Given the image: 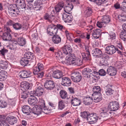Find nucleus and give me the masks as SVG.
Wrapping results in <instances>:
<instances>
[{
  "mask_svg": "<svg viewBox=\"0 0 126 126\" xmlns=\"http://www.w3.org/2000/svg\"><path fill=\"white\" fill-rule=\"evenodd\" d=\"M34 54L30 52H26L24 54V57L22 58L20 61L21 64L23 66H26L29 62L34 57Z\"/></svg>",
  "mask_w": 126,
  "mask_h": 126,
  "instance_id": "obj_1",
  "label": "nucleus"
},
{
  "mask_svg": "<svg viewBox=\"0 0 126 126\" xmlns=\"http://www.w3.org/2000/svg\"><path fill=\"white\" fill-rule=\"evenodd\" d=\"M75 56L74 54H71L67 57L66 59L69 62L70 65L73 64L74 65L79 66L82 64V61L81 59L79 58H74Z\"/></svg>",
  "mask_w": 126,
  "mask_h": 126,
  "instance_id": "obj_2",
  "label": "nucleus"
},
{
  "mask_svg": "<svg viewBox=\"0 0 126 126\" xmlns=\"http://www.w3.org/2000/svg\"><path fill=\"white\" fill-rule=\"evenodd\" d=\"M8 13L11 16H15L19 15V10L16 4H13L10 5L8 7Z\"/></svg>",
  "mask_w": 126,
  "mask_h": 126,
  "instance_id": "obj_3",
  "label": "nucleus"
},
{
  "mask_svg": "<svg viewBox=\"0 0 126 126\" xmlns=\"http://www.w3.org/2000/svg\"><path fill=\"white\" fill-rule=\"evenodd\" d=\"M67 100L65 101L66 103H71L72 105L73 106H77L80 104L81 101L77 97H74L73 96L71 97H67Z\"/></svg>",
  "mask_w": 126,
  "mask_h": 126,
  "instance_id": "obj_4",
  "label": "nucleus"
},
{
  "mask_svg": "<svg viewBox=\"0 0 126 126\" xmlns=\"http://www.w3.org/2000/svg\"><path fill=\"white\" fill-rule=\"evenodd\" d=\"M48 33L51 36H53L56 34L58 32V29L56 26L53 24L49 25L47 29Z\"/></svg>",
  "mask_w": 126,
  "mask_h": 126,
  "instance_id": "obj_5",
  "label": "nucleus"
},
{
  "mask_svg": "<svg viewBox=\"0 0 126 126\" xmlns=\"http://www.w3.org/2000/svg\"><path fill=\"white\" fill-rule=\"evenodd\" d=\"M71 79L72 80L75 82H78L81 79L80 74L77 71H73L71 74Z\"/></svg>",
  "mask_w": 126,
  "mask_h": 126,
  "instance_id": "obj_6",
  "label": "nucleus"
},
{
  "mask_svg": "<svg viewBox=\"0 0 126 126\" xmlns=\"http://www.w3.org/2000/svg\"><path fill=\"white\" fill-rule=\"evenodd\" d=\"M108 108L110 111H115L116 110L119 108V103L116 101L110 102L109 104Z\"/></svg>",
  "mask_w": 126,
  "mask_h": 126,
  "instance_id": "obj_7",
  "label": "nucleus"
},
{
  "mask_svg": "<svg viewBox=\"0 0 126 126\" xmlns=\"http://www.w3.org/2000/svg\"><path fill=\"white\" fill-rule=\"evenodd\" d=\"M98 119V117L96 114H90L87 118V120L90 124L96 123Z\"/></svg>",
  "mask_w": 126,
  "mask_h": 126,
  "instance_id": "obj_8",
  "label": "nucleus"
},
{
  "mask_svg": "<svg viewBox=\"0 0 126 126\" xmlns=\"http://www.w3.org/2000/svg\"><path fill=\"white\" fill-rule=\"evenodd\" d=\"M45 87L47 90H51L55 87L54 83L52 80H47L44 84Z\"/></svg>",
  "mask_w": 126,
  "mask_h": 126,
  "instance_id": "obj_9",
  "label": "nucleus"
},
{
  "mask_svg": "<svg viewBox=\"0 0 126 126\" xmlns=\"http://www.w3.org/2000/svg\"><path fill=\"white\" fill-rule=\"evenodd\" d=\"M72 51V48L69 45H65L63 48L62 52L65 54H70L68 56L71 55Z\"/></svg>",
  "mask_w": 126,
  "mask_h": 126,
  "instance_id": "obj_10",
  "label": "nucleus"
},
{
  "mask_svg": "<svg viewBox=\"0 0 126 126\" xmlns=\"http://www.w3.org/2000/svg\"><path fill=\"white\" fill-rule=\"evenodd\" d=\"M116 47L114 45L108 46L105 48L106 52L110 55H112L115 52Z\"/></svg>",
  "mask_w": 126,
  "mask_h": 126,
  "instance_id": "obj_11",
  "label": "nucleus"
},
{
  "mask_svg": "<svg viewBox=\"0 0 126 126\" xmlns=\"http://www.w3.org/2000/svg\"><path fill=\"white\" fill-rule=\"evenodd\" d=\"M31 87L30 84L25 81L22 82L20 85V88L23 92H26Z\"/></svg>",
  "mask_w": 126,
  "mask_h": 126,
  "instance_id": "obj_12",
  "label": "nucleus"
},
{
  "mask_svg": "<svg viewBox=\"0 0 126 126\" xmlns=\"http://www.w3.org/2000/svg\"><path fill=\"white\" fill-rule=\"evenodd\" d=\"M16 3L19 5V8L23 11L26 9V6L24 0H16Z\"/></svg>",
  "mask_w": 126,
  "mask_h": 126,
  "instance_id": "obj_13",
  "label": "nucleus"
},
{
  "mask_svg": "<svg viewBox=\"0 0 126 126\" xmlns=\"http://www.w3.org/2000/svg\"><path fill=\"white\" fill-rule=\"evenodd\" d=\"M71 81L70 79L68 77H63L62 78V84L64 86H70Z\"/></svg>",
  "mask_w": 126,
  "mask_h": 126,
  "instance_id": "obj_14",
  "label": "nucleus"
},
{
  "mask_svg": "<svg viewBox=\"0 0 126 126\" xmlns=\"http://www.w3.org/2000/svg\"><path fill=\"white\" fill-rule=\"evenodd\" d=\"M52 72V76L55 78L60 79L63 76L62 72L59 70H55Z\"/></svg>",
  "mask_w": 126,
  "mask_h": 126,
  "instance_id": "obj_15",
  "label": "nucleus"
},
{
  "mask_svg": "<svg viewBox=\"0 0 126 126\" xmlns=\"http://www.w3.org/2000/svg\"><path fill=\"white\" fill-rule=\"evenodd\" d=\"M62 16L63 20L66 23L70 22L73 19L71 15H68L65 13L62 14Z\"/></svg>",
  "mask_w": 126,
  "mask_h": 126,
  "instance_id": "obj_16",
  "label": "nucleus"
},
{
  "mask_svg": "<svg viewBox=\"0 0 126 126\" xmlns=\"http://www.w3.org/2000/svg\"><path fill=\"white\" fill-rule=\"evenodd\" d=\"M31 72L29 70H25L22 71L19 73L20 77L25 78H28L30 76Z\"/></svg>",
  "mask_w": 126,
  "mask_h": 126,
  "instance_id": "obj_17",
  "label": "nucleus"
},
{
  "mask_svg": "<svg viewBox=\"0 0 126 126\" xmlns=\"http://www.w3.org/2000/svg\"><path fill=\"white\" fill-rule=\"evenodd\" d=\"M107 71V74L111 76L115 75L117 73L116 68L112 66H110L108 68Z\"/></svg>",
  "mask_w": 126,
  "mask_h": 126,
  "instance_id": "obj_18",
  "label": "nucleus"
},
{
  "mask_svg": "<svg viewBox=\"0 0 126 126\" xmlns=\"http://www.w3.org/2000/svg\"><path fill=\"white\" fill-rule=\"evenodd\" d=\"M41 104H40L41 102L40 101L39 102V105L41 107L42 110V112L46 114H48L50 111V110L47 109V107L45 106L44 101L43 100H41Z\"/></svg>",
  "mask_w": 126,
  "mask_h": 126,
  "instance_id": "obj_19",
  "label": "nucleus"
},
{
  "mask_svg": "<svg viewBox=\"0 0 126 126\" xmlns=\"http://www.w3.org/2000/svg\"><path fill=\"white\" fill-rule=\"evenodd\" d=\"M44 90L40 86H38L36 88L35 93L33 94V96H39L42 95L43 93Z\"/></svg>",
  "mask_w": 126,
  "mask_h": 126,
  "instance_id": "obj_20",
  "label": "nucleus"
},
{
  "mask_svg": "<svg viewBox=\"0 0 126 126\" xmlns=\"http://www.w3.org/2000/svg\"><path fill=\"white\" fill-rule=\"evenodd\" d=\"M52 40L54 44H58L61 42V38L59 36L56 34L53 35L52 38Z\"/></svg>",
  "mask_w": 126,
  "mask_h": 126,
  "instance_id": "obj_21",
  "label": "nucleus"
},
{
  "mask_svg": "<svg viewBox=\"0 0 126 126\" xmlns=\"http://www.w3.org/2000/svg\"><path fill=\"white\" fill-rule=\"evenodd\" d=\"M73 7V5L72 3L70 2L67 4L64 8V12L68 14H69V12L71 11Z\"/></svg>",
  "mask_w": 126,
  "mask_h": 126,
  "instance_id": "obj_22",
  "label": "nucleus"
},
{
  "mask_svg": "<svg viewBox=\"0 0 126 126\" xmlns=\"http://www.w3.org/2000/svg\"><path fill=\"white\" fill-rule=\"evenodd\" d=\"M42 4V3L40 0H36L33 4V8L36 10H39L41 7V5Z\"/></svg>",
  "mask_w": 126,
  "mask_h": 126,
  "instance_id": "obj_23",
  "label": "nucleus"
},
{
  "mask_svg": "<svg viewBox=\"0 0 126 126\" xmlns=\"http://www.w3.org/2000/svg\"><path fill=\"white\" fill-rule=\"evenodd\" d=\"M92 95L93 99H94V102H98L101 101L102 98L101 94H93Z\"/></svg>",
  "mask_w": 126,
  "mask_h": 126,
  "instance_id": "obj_24",
  "label": "nucleus"
},
{
  "mask_svg": "<svg viewBox=\"0 0 126 126\" xmlns=\"http://www.w3.org/2000/svg\"><path fill=\"white\" fill-rule=\"evenodd\" d=\"M102 53L101 51L97 48H96L93 50L92 52V54L93 56L98 57H101L100 55H101Z\"/></svg>",
  "mask_w": 126,
  "mask_h": 126,
  "instance_id": "obj_25",
  "label": "nucleus"
},
{
  "mask_svg": "<svg viewBox=\"0 0 126 126\" xmlns=\"http://www.w3.org/2000/svg\"><path fill=\"white\" fill-rule=\"evenodd\" d=\"M101 30L99 29H97L93 31L92 33L93 37L95 38H98L101 33Z\"/></svg>",
  "mask_w": 126,
  "mask_h": 126,
  "instance_id": "obj_26",
  "label": "nucleus"
},
{
  "mask_svg": "<svg viewBox=\"0 0 126 126\" xmlns=\"http://www.w3.org/2000/svg\"><path fill=\"white\" fill-rule=\"evenodd\" d=\"M7 77V73L4 70L0 71V81H2L5 80Z\"/></svg>",
  "mask_w": 126,
  "mask_h": 126,
  "instance_id": "obj_27",
  "label": "nucleus"
},
{
  "mask_svg": "<svg viewBox=\"0 0 126 126\" xmlns=\"http://www.w3.org/2000/svg\"><path fill=\"white\" fill-rule=\"evenodd\" d=\"M8 122L11 125H14L17 123V119L16 118L13 116H10L7 117Z\"/></svg>",
  "mask_w": 126,
  "mask_h": 126,
  "instance_id": "obj_28",
  "label": "nucleus"
},
{
  "mask_svg": "<svg viewBox=\"0 0 126 126\" xmlns=\"http://www.w3.org/2000/svg\"><path fill=\"white\" fill-rule=\"evenodd\" d=\"M92 97L88 96L84 98L83 102L86 105H89L92 103Z\"/></svg>",
  "mask_w": 126,
  "mask_h": 126,
  "instance_id": "obj_29",
  "label": "nucleus"
},
{
  "mask_svg": "<svg viewBox=\"0 0 126 126\" xmlns=\"http://www.w3.org/2000/svg\"><path fill=\"white\" fill-rule=\"evenodd\" d=\"M43 18L45 20L51 23L52 20L54 18V16L53 15H49L48 13H46L44 16Z\"/></svg>",
  "mask_w": 126,
  "mask_h": 126,
  "instance_id": "obj_30",
  "label": "nucleus"
},
{
  "mask_svg": "<svg viewBox=\"0 0 126 126\" xmlns=\"http://www.w3.org/2000/svg\"><path fill=\"white\" fill-rule=\"evenodd\" d=\"M64 5V4L63 2L59 3L56 6L55 9L57 12H59L63 8Z\"/></svg>",
  "mask_w": 126,
  "mask_h": 126,
  "instance_id": "obj_31",
  "label": "nucleus"
},
{
  "mask_svg": "<svg viewBox=\"0 0 126 126\" xmlns=\"http://www.w3.org/2000/svg\"><path fill=\"white\" fill-rule=\"evenodd\" d=\"M83 60L85 61L90 60V59L91 56L89 52L87 53L82 52L81 53Z\"/></svg>",
  "mask_w": 126,
  "mask_h": 126,
  "instance_id": "obj_32",
  "label": "nucleus"
},
{
  "mask_svg": "<svg viewBox=\"0 0 126 126\" xmlns=\"http://www.w3.org/2000/svg\"><path fill=\"white\" fill-rule=\"evenodd\" d=\"M2 38L4 40L10 41L11 39V36L10 33L5 32L3 34Z\"/></svg>",
  "mask_w": 126,
  "mask_h": 126,
  "instance_id": "obj_33",
  "label": "nucleus"
},
{
  "mask_svg": "<svg viewBox=\"0 0 126 126\" xmlns=\"http://www.w3.org/2000/svg\"><path fill=\"white\" fill-rule=\"evenodd\" d=\"M28 103L30 104V105L32 106L36 105L38 102L36 98L35 97L29 98L28 99Z\"/></svg>",
  "mask_w": 126,
  "mask_h": 126,
  "instance_id": "obj_34",
  "label": "nucleus"
},
{
  "mask_svg": "<svg viewBox=\"0 0 126 126\" xmlns=\"http://www.w3.org/2000/svg\"><path fill=\"white\" fill-rule=\"evenodd\" d=\"M93 70L89 68H84L83 71L82 73L84 75H86L85 77L86 76L88 78V76L90 75H88L89 74H92V71Z\"/></svg>",
  "mask_w": 126,
  "mask_h": 126,
  "instance_id": "obj_35",
  "label": "nucleus"
},
{
  "mask_svg": "<svg viewBox=\"0 0 126 126\" xmlns=\"http://www.w3.org/2000/svg\"><path fill=\"white\" fill-rule=\"evenodd\" d=\"M30 107L27 105L24 106L22 108V111L23 113L27 114L31 111Z\"/></svg>",
  "mask_w": 126,
  "mask_h": 126,
  "instance_id": "obj_36",
  "label": "nucleus"
},
{
  "mask_svg": "<svg viewBox=\"0 0 126 126\" xmlns=\"http://www.w3.org/2000/svg\"><path fill=\"white\" fill-rule=\"evenodd\" d=\"M92 11L91 8L90 7L86 8L84 13V15L86 17L90 16L92 14Z\"/></svg>",
  "mask_w": 126,
  "mask_h": 126,
  "instance_id": "obj_37",
  "label": "nucleus"
},
{
  "mask_svg": "<svg viewBox=\"0 0 126 126\" xmlns=\"http://www.w3.org/2000/svg\"><path fill=\"white\" fill-rule=\"evenodd\" d=\"M19 45L18 42L16 41H14L10 45V48L11 50H16L18 48Z\"/></svg>",
  "mask_w": 126,
  "mask_h": 126,
  "instance_id": "obj_38",
  "label": "nucleus"
},
{
  "mask_svg": "<svg viewBox=\"0 0 126 126\" xmlns=\"http://www.w3.org/2000/svg\"><path fill=\"white\" fill-rule=\"evenodd\" d=\"M65 32L68 39L70 41H73V34L67 30H65Z\"/></svg>",
  "mask_w": 126,
  "mask_h": 126,
  "instance_id": "obj_39",
  "label": "nucleus"
},
{
  "mask_svg": "<svg viewBox=\"0 0 126 126\" xmlns=\"http://www.w3.org/2000/svg\"><path fill=\"white\" fill-rule=\"evenodd\" d=\"M33 73L35 75V77L38 78H42L44 75L43 72H41L40 71H37L33 70Z\"/></svg>",
  "mask_w": 126,
  "mask_h": 126,
  "instance_id": "obj_40",
  "label": "nucleus"
},
{
  "mask_svg": "<svg viewBox=\"0 0 126 126\" xmlns=\"http://www.w3.org/2000/svg\"><path fill=\"white\" fill-rule=\"evenodd\" d=\"M33 110L34 111L33 112L35 115H36L38 116L41 114L42 110L41 107L34 108H33Z\"/></svg>",
  "mask_w": 126,
  "mask_h": 126,
  "instance_id": "obj_41",
  "label": "nucleus"
},
{
  "mask_svg": "<svg viewBox=\"0 0 126 126\" xmlns=\"http://www.w3.org/2000/svg\"><path fill=\"white\" fill-rule=\"evenodd\" d=\"M17 42L19 45L23 46L26 44V41L24 38L21 37L18 38Z\"/></svg>",
  "mask_w": 126,
  "mask_h": 126,
  "instance_id": "obj_42",
  "label": "nucleus"
},
{
  "mask_svg": "<svg viewBox=\"0 0 126 126\" xmlns=\"http://www.w3.org/2000/svg\"><path fill=\"white\" fill-rule=\"evenodd\" d=\"M37 65V67H35L34 68L33 71H41L44 68L43 66L42 63H38Z\"/></svg>",
  "mask_w": 126,
  "mask_h": 126,
  "instance_id": "obj_43",
  "label": "nucleus"
},
{
  "mask_svg": "<svg viewBox=\"0 0 126 126\" xmlns=\"http://www.w3.org/2000/svg\"><path fill=\"white\" fill-rule=\"evenodd\" d=\"M109 39L113 40L116 38L117 35L114 31H110L109 33Z\"/></svg>",
  "mask_w": 126,
  "mask_h": 126,
  "instance_id": "obj_44",
  "label": "nucleus"
},
{
  "mask_svg": "<svg viewBox=\"0 0 126 126\" xmlns=\"http://www.w3.org/2000/svg\"><path fill=\"white\" fill-rule=\"evenodd\" d=\"M110 21V18L108 16H104L102 18V21L105 25L109 23Z\"/></svg>",
  "mask_w": 126,
  "mask_h": 126,
  "instance_id": "obj_45",
  "label": "nucleus"
},
{
  "mask_svg": "<svg viewBox=\"0 0 126 126\" xmlns=\"http://www.w3.org/2000/svg\"><path fill=\"white\" fill-rule=\"evenodd\" d=\"M100 65L101 66H107L109 63L104 58H102L100 60Z\"/></svg>",
  "mask_w": 126,
  "mask_h": 126,
  "instance_id": "obj_46",
  "label": "nucleus"
},
{
  "mask_svg": "<svg viewBox=\"0 0 126 126\" xmlns=\"http://www.w3.org/2000/svg\"><path fill=\"white\" fill-rule=\"evenodd\" d=\"M93 91L94 94L100 93L101 92V88L99 86H94L93 88Z\"/></svg>",
  "mask_w": 126,
  "mask_h": 126,
  "instance_id": "obj_47",
  "label": "nucleus"
},
{
  "mask_svg": "<svg viewBox=\"0 0 126 126\" xmlns=\"http://www.w3.org/2000/svg\"><path fill=\"white\" fill-rule=\"evenodd\" d=\"M60 95L61 98L62 99L66 98L67 96V93L64 90H62L60 92Z\"/></svg>",
  "mask_w": 126,
  "mask_h": 126,
  "instance_id": "obj_48",
  "label": "nucleus"
},
{
  "mask_svg": "<svg viewBox=\"0 0 126 126\" xmlns=\"http://www.w3.org/2000/svg\"><path fill=\"white\" fill-rule=\"evenodd\" d=\"M89 114V112L86 111H84L81 113V116L84 118H87H87Z\"/></svg>",
  "mask_w": 126,
  "mask_h": 126,
  "instance_id": "obj_49",
  "label": "nucleus"
},
{
  "mask_svg": "<svg viewBox=\"0 0 126 126\" xmlns=\"http://www.w3.org/2000/svg\"><path fill=\"white\" fill-rule=\"evenodd\" d=\"M118 18L120 20L123 21L126 20V15L124 13H122L120 15H119Z\"/></svg>",
  "mask_w": 126,
  "mask_h": 126,
  "instance_id": "obj_50",
  "label": "nucleus"
},
{
  "mask_svg": "<svg viewBox=\"0 0 126 126\" xmlns=\"http://www.w3.org/2000/svg\"><path fill=\"white\" fill-rule=\"evenodd\" d=\"M113 92V90L111 88H108L106 90V94L108 95L112 94Z\"/></svg>",
  "mask_w": 126,
  "mask_h": 126,
  "instance_id": "obj_51",
  "label": "nucleus"
},
{
  "mask_svg": "<svg viewBox=\"0 0 126 126\" xmlns=\"http://www.w3.org/2000/svg\"><path fill=\"white\" fill-rule=\"evenodd\" d=\"M13 28L16 30H19L22 28L21 25L19 23H15L13 25Z\"/></svg>",
  "mask_w": 126,
  "mask_h": 126,
  "instance_id": "obj_52",
  "label": "nucleus"
},
{
  "mask_svg": "<svg viewBox=\"0 0 126 126\" xmlns=\"http://www.w3.org/2000/svg\"><path fill=\"white\" fill-rule=\"evenodd\" d=\"M32 2H28V3L27 4V6H26V9L29 10H31L33 8V5L32 4Z\"/></svg>",
  "mask_w": 126,
  "mask_h": 126,
  "instance_id": "obj_53",
  "label": "nucleus"
},
{
  "mask_svg": "<svg viewBox=\"0 0 126 126\" xmlns=\"http://www.w3.org/2000/svg\"><path fill=\"white\" fill-rule=\"evenodd\" d=\"M58 104L59 108L60 110H62L65 107L64 103L62 100L59 102Z\"/></svg>",
  "mask_w": 126,
  "mask_h": 126,
  "instance_id": "obj_54",
  "label": "nucleus"
},
{
  "mask_svg": "<svg viewBox=\"0 0 126 126\" xmlns=\"http://www.w3.org/2000/svg\"><path fill=\"white\" fill-rule=\"evenodd\" d=\"M120 37L123 40L126 41V32L123 31L120 35Z\"/></svg>",
  "mask_w": 126,
  "mask_h": 126,
  "instance_id": "obj_55",
  "label": "nucleus"
},
{
  "mask_svg": "<svg viewBox=\"0 0 126 126\" xmlns=\"http://www.w3.org/2000/svg\"><path fill=\"white\" fill-rule=\"evenodd\" d=\"M98 73L100 75L104 76L106 75V72L104 70L101 69L99 70Z\"/></svg>",
  "mask_w": 126,
  "mask_h": 126,
  "instance_id": "obj_56",
  "label": "nucleus"
},
{
  "mask_svg": "<svg viewBox=\"0 0 126 126\" xmlns=\"http://www.w3.org/2000/svg\"><path fill=\"white\" fill-rule=\"evenodd\" d=\"M97 25L98 27L101 28L103 27H105L106 25H105L103 22L102 21L98 22L97 23Z\"/></svg>",
  "mask_w": 126,
  "mask_h": 126,
  "instance_id": "obj_57",
  "label": "nucleus"
},
{
  "mask_svg": "<svg viewBox=\"0 0 126 126\" xmlns=\"http://www.w3.org/2000/svg\"><path fill=\"white\" fill-rule=\"evenodd\" d=\"M7 104L5 101L1 100L0 101V107L5 108Z\"/></svg>",
  "mask_w": 126,
  "mask_h": 126,
  "instance_id": "obj_58",
  "label": "nucleus"
},
{
  "mask_svg": "<svg viewBox=\"0 0 126 126\" xmlns=\"http://www.w3.org/2000/svg\"><path fill=\"white\" fill-rule=\"evenodd\" d=\"M1 67L4 69H6L8 67V63L6 62H4L0 64Z\"/></svg>",
  "mask_w": 126,
  "mask_h": 126,
  "instance_id": "obj_59",
  "label": "nucleus"
},
{
  "mask_svg": "<svg viewBox=\"0 0 126 126\" xmlns=\"http://www.w3.org/2000/svg\"><path fill=\"white\" fill-rule=\"evenodd\" d=\"M23 92L21 93V98L24 99L27 98L28 96V94L27 92Z\"/></svg>",
  "mask_w": 126,
  "mask_h": 126,
  "instance_id": "obj_60",
  "label": "nucleus"
},
{
  "mask_svg": "<svg viewBox=\"0 0 126 126\" xmlns=\"http://www.w3.org/2000/svg\"><path fill=\"white\" fill-rule=\"evenodd\" d=\"M61 52H57L55 54L56 57L59 60L62 59L63 57L62 55L61 54Z\"/></svg>",
  "mask_w": 126,
  "mask_h": 126,
  "instance_id": "obj_61",
  "label": "nucleus"
},
{
  "mask_svg": "<svg viewBox=\"0 0 126 126\" xmlns=\"http://www.w3.org/2000/svg\"><path fill=\"white\" fill-rule=\"evenodd\" d=\"M27 117L29 118H32L33 117H34V115H35L33 112H32L31 111L27 114Z\"/></svg>",
  "mask_w": 126,
  "mask_h": 126,
  "instance_id": "obj_62",
  "label": "nucleus"
},
{
  "mask_svg": "<svg viewBox=\"0 0 126 126\" xmlns=\"http://www.w3.org/2000/svg\"><path fill=\"white\" fill-rule=\"evenodd\" d=\"M102 110L103 112H101L102 115L103 114L105 116H104V117L108 116V114L107 113L108 111V109L105 108H103Z\"/></svg>",
  "mask_w": 126,
  "mask_h": 126,
  "instance_id": "obj_63",
  "label": "nucleus"
},
{
  "mask_svg": "<svg viewBox=\"0 0 126 126\" xmlns=\"http://www.w3.org/2000/svg\"><path fill=\"white\" fill-rule=\"evenodd\" d=\"M15 99H11L9 100V103L12 106H14L15 105Z\"/></svg>",
  "mask_w": 126,
  "mask_h": 126,
  "instance_id": "obj_64",
  "label": "nucleus"
}]
</instances>
